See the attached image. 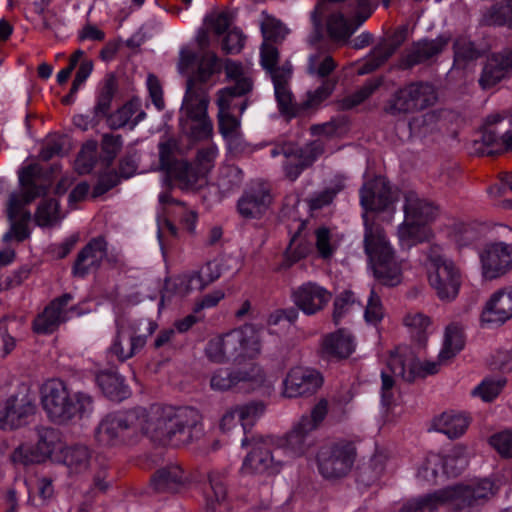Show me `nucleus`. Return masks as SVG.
Instances as JSON below:
<instances>
[{
	"label": "nucleus",
	"mask_w": 512,
	"mask_h": 512,
	"mask_svg": "<svg viewBox=\"0 0 512 512\" xmlns=\"http://www.w3.org/2000/svg\"><path fill=\"white\" fill-rule=\"evenodd\" d=\"M210 491L206 496V509L208 512H217V505H222L227 497L226 485L219 473L209 475Z\"/></svg>",
	"instance_id": "47"
},
{
	"label": "nucleus",
	"mask_w": 512,
	"mask_h": 512,
	"mask_svg": "<svg viewBox=\"0 0 512 512\" xmlns=\"http://www.w3.org/2000/svg\"><path fill=\"white\" fill-rule=\"evenodd\" d=\"M468 459V449L462 445H456L444 458L445 474L448 476L459 474L468 465Z\"/></svg>",
	"instance_id": "49"
},
{
	"label": "nucleus",
	"mask_w": 512,
	"mask_h": 512,
	"mask_svg": "<svg viewBox=\"0 0 512 512\" xmlns=\"http://www.w3.org/2000/svg\"><path fill=\"white\" fill-rule=\"evenodd\" d=\"M478 57L473 44L464 37H459L454 43V66L464 67L469 61Z\"/></svg>",
	"instance_id": "55"
},
{
	"label": "nucleus",
	"mask_w": 512,
	"mask_h": 512,
	"mask_svg": "<svg viewBox=\"0 0 512 512\" xmlns=\"http://www.w3.org/2000/svg\"><path fill=\"white\" fill-rule=\"evenodd\" d=\"M70 300V295H64L52 301L50 305L35 318L33 322L34 331L41 334L50 333L60 323L68 320L74 315H79L75 308H67Z\"/></svg>",
	"instance_id": "22"
},
{
	"label": "nucleus",
	"mask_w": 512,
	"mask_h": 512,
	"mask_svg": "<svg viewBox=\"0 0 512 512\" xmlns=\"http://www.w3.org/2000/svg\"><path fill=\"white\" fill-rule=\"evenodd\" d=\"M61 453L62 461L71 474H82L91 465V453L85 446L67 447Z\"/></svg>",
	"instance_id": "38"
},
{
	"label": "nucleus",
	"mask_w": 512,
	"mask_h": 512,
	"mask_svg": "<svg viewBox=\"0 0 512 512\" xmlns=\"http://www.w3.org/2000/svg\"><path fill=\"white\" fill-rule=\"evenodd\" d=\"M322 373L310 366L289 367L281 381L280 395L285 399L308 398L315 395L323 386Z\"/></svg>",
	"instance_id": "16"
},
{
	"label": "nucleus",
	"mask_w": 512,
	"mask_h": 512,
	"mask_svg": "<svg viewBox=\"0 0 512 512\" xmlns=\"http://www.w3.org/2000/svg\"><path fill=\"white\" fill-rule=\"evenodd\" d=\"M35 404L28 393L8 398L0 408V429L13 430L25 425L35 412Z\"/></svg>",
	"instance_id": "20"
},
{
	"label": "nucleus",
	"mask_w": 512,
	"mask_h": 512,
	"mask_svg": "<svg viewBox=\"0 0 512 512\" xmlns=\"http://www.w3.org/2000/svg\"><path fill=\"white\" fill-rule=\"evenodd\" d=\"M70 300V295H64L52 301L50 305L35 318L33 322L34 331L41 334L50 333L60 323L68 320L74 315H79L75 308H67Z\"/></svg>",
	"instance_id": "24"
},
{
	"label": "nucleus",
	"mask_w": 512,
	"mask_h": 512,
	"mask_svg": "<svg viewBox=\"0 0 512 512\" xmlns=\"http://www.w3.org/2000/svg\"><path fill=\"white\" fill-rule=\"evenodd\" d=\"M494 494V483L488 479H482L408 499L402 503L399 512H434L443 505L454 512H478Z\"/></svg>",
	"instance_id": "4"
},
{
	"label": "nucleus",
	"mask_w": 512,
	"mask_h": 512,
	"mask_svg": "<svg viewBox=\"0 0 512 512\" xmlns=\"http://www.w3.org/2000/svg\"><path fill=\"white\" fill-rule=\"evenodd\" d=\"M237 384L240 382L249 383L252 389L260 387L264 382L263 370L256 364H250L247 369L236 372Z\"/></svg>",
	"instance_id": "64"
},
{
	"label": "nucleus",
	"mask_w": 512,
	"mask_h": 512,
	"mask_svg": "<svg viewBox=\"0 0 512 512\" xmlns=\"http://www.w3.org/2000/svg\"><path fill=\"white\" fill-rule=\"evenodd\" d=\"M487 21L493 25L512 27V0L495 5L488 12Z\"/></svg>",
	"instance_id": "57"
},
{
	"label": "nucleus",
	"mask_w": 512,
	"mask_h": 512,
	"mask_svg": "<svg viewBox=\"0 0 512 512\" xmlns=\"http://www.w3.org/2000/svg\"><path fill=\"white\" fill-rule=\"evenodd\" d=\"M482 275L485 279L499 278L512 270V244L492 242L479 253Z\"/></svg>",
	"instance_id": "18"
},
{
	"label": "nucleus",
	"mask_w": 512,
	"mask_h": 512,
	"mask_svg": "<svg viewBox=\"0 0 512 512\" xmlns=\"http://www.w3.org/2000/svg\"><path fill=\"white\" fill-rule=\"evenodd\" d=\"M430 286L442 301L454 300L462 282L461 271L452 259L447 257L441 247L430 246L425 263Z\"/></svg>",
	"instance_id": "12"
},
{
	"label": "nucleus",
	"mask_w": 512,
	"mask_h": 512,
	"mask_svg": "<svg viewBox=\"0 0 512 512\" xmlns=\"http://www.w3.org/2000/svg\"><path fill=\"white\" fill-rule=\"evenodd\" d=\"M260 27L265 41H280L288 33L286 27L279 20L266 14H263Z\"/></svg>",
	"instance_id": "54"
},
{
	"label": "nucleus",
	"mask_w": 512,
	"mask_h": 512,
	"mask_svg": "<svg viewBox=\"0 0 512 512\" xmlns=\"http://www.w3.org/2000/svg\"><path fill=\"white\" fill-rule=\"evenodd\" d=\"M145 116V112L140 109V103L137 100H132L113 113L109 118V122L113 128H120L128 124L133 128Z\"/></svg>",
	"instance_id": "39"
},
{
	"label": "nucleus",
	"mask_w": 512,
	"mask_h": 512,
	"mask_svg": "<svg viewBox=\"0 0 512 512\" xmlns=\"http://www.w3.org/2000/svg\"><path fill=\"white\" fill-rule=\"evenodd\" d=\"M405 222L398 229V237L402 247L411 246L429 240L432 236L427 224L437 215V209L430 202L421 199L415 192L405 194Z\"/></svg>",
	"instance_id": "11"
},
{
	"label": "nucleus",
	"mask_w": 512,
	"mask_h": 512,
	"mask_svg": "<svg viewBox=\"0 0 512 512\" xmlns=\"http://www.w3.org/2000/svg\"><path fill=\"white\" fill-rule=\"evenodd\" d=\"M511 68L512 52L491 56L488 58L479 80L481 86L483 88L494 86L506 76Z\"/></svg>",
	"instance_id": "29"
},
{
	"label": "nucleus",
	"mask_w": 512,
	"mask_h": 512,
	"mask_svg": "<svg viewBox=\"0 0 512 512\" xmlns=\"http://www.w3.org/2000/svg\"><path fill=\"white\" fill-rule=\"evenodd\" d=\"M311 431L298 421L291 430L282 436H273L276 452L285 459V465L295 458L308 453L314 442L310 438Z\"/></svg>",
	"instance_id": "19"
},
{
	"label": "nucleus",
	"mask_w": 512,
	"mask_h": 512,
	"mask_svg": "<svg viewBox=\"0 0 512 512\" xmlns=\"http://www.w3.org/2000/svg\"><path fill=\"white\" fill-rule=\"evenodd\" d=\"M335 66L330 55L317 52L309 57L308 71L311 75L326 77L334 70Z\"/></svg>",
	"instance_id": "56"
},
{
	"label": "nucleus",
	"mask_w": 512,
	"mask_h": 512,
	"mask_svg": "<svg viewBox=\"0 0 512 512\" xmlns=\"http://www.w3.org/2000/svg\"><path fill=\"white\" fill-rule=\"evenodd\" d=\"M449 36H438L433 40H421L413 45L405 56V64L413 66L438 55L448 45Z\"/></svg>",
	"instance_id": "30"
},
{
	"label": "nucleus",
	"mask_w": 512,
	"mask_h": 512,
	"mask_svg": "<svg viewBox=\"0 0 512 512\" xmlns=\"http://www.w3.org/2000/svg\"><path fill=\"white\" fill-rule=\"evenodd\" d=\"M449 361H441L438 357L437 361L420 362L413 351L407 347H399L389 356L387 362L388 371L381 374V399L382 403L389 406L393 401L394 378H402L411 382L416 377H425L432 375L440 370V367Z\"/></svg>",
	"instance_id": "9"
},
{
	"label": "nucleus",
	"mask_w": 512,
	"mask_h": 512,
	"mask_svg": "<svg viewBox=\"0 0 512 512\" xmlns=\"http://www.w3.org/2000/svg\"><path fill=\"white\" fill-rule=\"evenodd\" d=\"M202 433L201 417L190 407L152 406L107 415L95 433L97 442L113 447L145 434L163 445L179 446L193 441Z\"/></svg>",
	"instance_id": "1"
},
{
	"label": "nucleus",
	"mask_w": 512,
	"mask_h": 512,
	"mask_svg": "<svg viewBox=\"0 0 512 512\" xmlns=\"http://www.w3.org/2000/svg\"><path fill=\"white\" fill-rule=\"evenodd\" d=\"M315 247L318 255L323 259H330L340 244L338 233L327 228L319 227L314 232Z\"/></svg>",
	"instance_id": "44"
},
{
	"label": "nucleus",
	"mask_w": 512,
	"mask_h": 512,
	"mask_svg": "<svg viewBox=\"0 0 512 512\" xmlns=\"http://www.w3.org/2000/svg\"><path fill=\"white\" fill-rule=\"evenodd\" d=\"M332 298L331 293L315 282H306L292 291L294 305L307 316L322 311Z\"/></svg>",
	"instance_id": "21"
},
{
	"label": "nucleus",
	"mask_w": 512,
	"mask_h": 512,
	"mask_svg": "<svg viewBox=\"0 0 512 512\" xmlns=\"http://www.w3.org/2000/svg\"><path fill=\"white\" fill-rule=\"evenodd\" d=\"M443 474H445L444 457L436 453L428 454L417 469V478L428 484L437 483L438 477Z\"/></svg>",
	"instance_id": "42"
},
{
	"label": "nucleus",
	"mask_w": 512,
	"mask_h": 512,
	"mask_svg": "<svg viewBox=\"0 0 512 512\" xmlns=\"http://www.w3.org/2000/svg\"><path fill=\"white\" fill-rule=\"evenodd\" d=\"M357 21L350 23L341 13H335L327 21V30L331 39L340 44L349 42L351 35L359 28Z\"/></svg>",
	"instance_id": "40"
},
{
	"label": "nucleus",
	"mask_w": 512,
	"mask_h": 512,
	"mask_svg": "<svg viewBox=\"0 0 512 512\" xmlns=\"http://www.w3.org/2000/svg\"><path fill=\"white\" fill-rule=\"evenodd\" d=\"M291 74L292 71L290 65H285L282 69L272 72L275 98L278 103L279 111L287 116H294L297 110L292 92L288 86Z\"/></svg>",
	"instance_id": "28"
},
{
	"label": "nucleus",
	"mask_w": 512,
	"mask_h": 512,
	"mask_svg": "<svg viewBox=\"0 0 512 512\" xmlns=\"http://www.w3.org/2000/svg\"><path fill=\"white\" fill-rule=\"evenodd\" d=\"M489 443L502 457L512 458V430L493 434Z\"/></svg>",
	"instance_id": "63"
},
{
	"label": "nucleus",
	"mask_w": 512,
	"mask_h": 512,
	"mask_svg": "<svg viewBox=\"0 0 512 512\" xmlns=\"http://www.w3.org/2000/svg\"><path fill=\"white\" fill-rule=\"evenodd\" d=\"M156 328L157 324L148 319L119 318L116 321V335L109 350L119 361L130 359L144 347L147 338Z\"/></svg>",
	"instance_id": "13"
},
{
	"label": "nucleus",
	"mask_w": 512,
	"mask_h": 512,
	"mask_svg": "<svg viewBox=\"0 0 512 512\" xmlns=\"http://www.w3.org/2000/svg\"><path fill=\"white\" fill-rule=\"evenodd\" d=\"M355 454V447L350 441L326 445L317 454L319 472L329 479L342 477L350 471Z\"/></svg>",
	"instance_id": "17"
},
{
	"label": "nucleus",
	"mask_w": 512,
	"mask_h": 512,
	"mask_svg": "<svg viewBox=\"0 0 512 512\" xmlns=\"http://www.w3.org/2000/svg\"><path fill=\"white\" fill-rule=\"evenodd\" d=\"M465 345L463 327L457 323L449 324L444 333L443 346L439 352L441 361H450Z\"/></svg>",
	"instance_id": "37"
},
{
	"label": "nucleus",
	"mask_w": 512,
	"mask_h": 512,
	"mask_svg": "<svg viewBox=\"0 0 512 512\" xmlns=\"http://www.w3.org/2000/svg\"><path fill=\"white\" fill-rule=\"evenodd\" d=\"M236 408L239 413L240 425L246 431L264 414L266 406L261 401H253L236 405Z\"/></svg>",
	"instance_id": "53"
},
{
	"label": "nucleus",
	"mask_w": 512,
	"mask_h": 512,
	"mask_svg": "<svg viewBox=\"0 0 512 512\" xmlns=\"http://www.w3.org/2000/svg\"><path fill=\"white\" fill-rule=\"evenodd\" d=\"M437 102V92L433 85L425 82L407 84L397 90L386 105L391 115L406 114L425 110Z\"/></svg>",
	"instance_id": "15"
},
{
	"label": "nucleus",
	"mask_w": 512,
	"mask_h": 512,
	"mask_svg": "<svg viewBox=\"0 0 512 512\" xmlns=\"http://www.w3.org/2000/svg\"><path fill=\"white\" fill-rule=\"evenodd\" d=\"M271 196L268 190L262 186L251 187L238 201V211L244 218H259L268 209Z\"/></svg>",
	"instance_id": "27"
},
{
	"label": "nucleus",
	"mask_w": 512,
	"mask_h": 512,
	"mask_svg": "<svg viewBox=\"0 0 512 512\" xmlns=\"http://www.w3.org/2000/svg\"><path fill=\"white\" fill-rule=\"evenodd\" d=\"M328 413V401L326 399H320L312 408L310 415L302 416L299 422L306 429L313 432L325 419Z\"/></svg>",
	"instance_id": "59"
},
{
	"label": "nucleus",
	"mask_w": 512,
	"mask_h": 512,
	"mask_svg": "<svg viewBox=\"0 0 512 512\" xmlns=\"http://www.w3.org/2000/svg\"><path fill=\"white\" fill-rule=\"evenodd\" d=\"M217 56L205 53L196 72L190 75L186 83V92L180 110V126L184 133L194 140H205L212 136L213 123L208 116L209 96L201 85L219 71Z\"/></svg>",
	"instance_id": "3"
},
{
	"label": "nucleus",
	"mask_w": 512,
	"mask_h": 512,
	"mask_svg": "<svg viewBox=\"0 0 512 512\" xmlns=\"http://www.w3.org/2000/svg\"><path fill=\"white\" fill-rule=\"evenodd\" d=\"M174 144L171 141L159 144V155L161 167L164 169L171 181L177 183L181 189H194L198 182L213 168L218 156V148L210 144L198 151L196 167H192L184 160L171 159Z\"/></svg>",
	"instance_id": "10"
},
{
	"label": "nucleus",
	"mask_w": 512,
	"mask_h": 512,
	"mask_svg": "<svg viewBox=\"0 0 512 512\" xmlns=\"http://www.w3.org/2000/svg\"><path fill=\"white\" fill-rule=\"evenodd\" d=\"M285 466V459L276 452L273 436L253 439L244 458L241 474L244 476L274 475Z\"/></svg>",
	"instance_id": "14"
},
{
	"label": "nucleus",
	"mask_w": 512,
	"mask_h": 512,
	"mask_svg": "<svg viewBox=\"0 0 512 512\" xmlns=\"http://www.w3.org/2000/svg\"><path fill=\"white\" fill-rule=\"evenodd\" d=\"M505 384L506 380L502 377L485 378L472 390V395L484 402H490L500 394Z\"/></svg>",
	"instance_id": "51"
},
{
	"label": "nucleus",
	"mask_w": 512,
	"mask_h": 512,
	"mask_svg": "<svg viewBox=\"0 0 512 512\" xmlns=\"http://www.w3.org/2000/svg\"><path fill=\"white\" fill-rule=\"evenodd\" d=\"M469 425L468 418L453 411H448L435 417L432 422L434 430L441 432L449 438H458L465 433Z\"/></svg>",
	"instance_id": "33"
},
{
	"label": "nucleus",
	"mask_w": 512,
	"mask_h": 512,
	"mask_svg": "<svg viewBox=\"0 0 512 512\" xmlns=\"http://www.w3.org/2000/svg\"><path fill=\"white\" fill-rule=\"evenodd\" d=\"M322 352L328 357L346 358L355 350L353 337L343 331L327 335L322 341Z\"/></svg>",
	"instance_id": "35"
},
{
	"label": "nucleus",
	"mask_w": 512,
	"mask_h": 512,
	"mask_svg": "<svg viewBox=\"0 0 512 512\" xmlns=\"http://www.w3.org/2000/svg\"><path fill=\"white\" fill-rule=\"evenodd\" d=\"M252 88V82L250 78L241 79L233 87H226L218 92L217 106L218 113L230 112L232 101L235 97L242 96L248 93Z\"/></svg>",
	"instance_id": "46"
},
{
	"label": "nucleus",
	"mask_w": 512,
	"mask_h": 512,
	"mask_svg": "<svg viewBox=\"0 0 512 512\" xmlns=\"http://www.w3.org/2000/svg\"><path fill=\"white\" fill-rule=\"evenodd\" d=\"M61 219L59 204L53 199L43 201L35 213V221L41 227L53 226Z\"/></svg>",
	"instance_id": "52"
},
{
	"label": "nucleus",
	"mask_w": 512,
	"mask_h": 512,
	"mask_svg": "<svg viewBox=\"0 0 512 512\" xmlns=\"http://www.w3.org/2000/svg\"><path fill=\"white\" fill-rule=\"evenodd\" d=\"M236 372L228 369H217L211 375L210 386L215 391H226L237 385Z\"/></svg>",
	"instance_id": "62"
},
{
	"label": "nucleus",
	"mask_w": 512,
	"mask_h": 512,
	"mask_svg": "<svg viewBox=\"0 0 512 512\" xmlns=\"http://www.w3.org/2000/svg\"><path fill=\"white\" fill-rule=\"evenodd\" d=\"M96 154L97 143L95 141H88L83 145L75 161L79 173L84 174L91 171L96 161Z\"/></svg>",
	"instance_id": "60"
},
{
	"label": "nucleus",
	"mask_w": 512,
	"mask_h": 512,
	"mask_svg": "<svg viewBox=\"0 0 512 512\" xmlns=\"http://www.w3.org/2000/svg\"><path fill=\"white\" fill-rule=\"evenodd\" d=\"M219 130L227 140L229 147L240 142V121L228 113H218Z\"/></svg>",
	"instance_id": "50"
},
{
	"label": "nucleus",
	"mask_w": 512,
	"mask_h": 512,
	"mask_svg": "<svg viewBox=\"0 0 512 512\" xmlns=\"http://www.w3.org/2000/svg\"><path fill=\"white\" fill-rule=\"evenodd\" d=\"M106 257V242L102 237L92 239L78 254L73 272L76 276L84 277L97 269Z\"/></svg>",
	"instance_id": "26"
},
{
	"label": "nucleus",
	"mask_w": 512,
	"mask_h": 512,
	"mask_svg": "<svg viewBox=\"0 0 512 512\" xmlns=\"http://www.w3.org/2000/svg\"><path fill=\"white\" fill-rule=\"evenodd\" d=\"M384 315L385 311L380 297L374 292V290H371L364 311L365 321L368 324L376 325L383 319Z\"/></svg>",
	"instance_id": "61"
},
{
	"label": "nucleus",
	"mask_w": 512,
	"mask_h": 512,
	"mask_svg": "<svg viewBox=\"0 0 512 512\" xmlns=\"http://www.w3.org/2000/svg\"><path fill=\"white\" fill-rule=\"evenodd\" d=\"M184 471L177 464H169L159 469L151 482L157 491H177L185 482Z\"/></svg>",
	"instance_id": "36"
},
{
	"label": "nucleus",
	"mask_w": 512,
	"mask_h": 512,
	"mask_svg": "<svg viewBox=\"0 0 512 512\" xmlns=\"http://www.w3.org/2000/svg\"><path fill=\"white\" fill-rule=\"evenodd\" d=\"M70 300V295H64L52 301L50 305L35 318L33 322L34 331L41 334L50 333L60 323L68 320L74 315H79L75 308H67Z\"/></svg>",
	"instance_id": "23"
},
{
	"label": "nucleus",
	"mask_w": 512,
	"mask_h": 512,
	"mask_svg": "<svg viewBox=\"0 0 512 512\" xmlns=\"http://www.w3.org/2000/svg\"><path fill=\"white\" fill-rule=\"evenodd\" d=\"M159 203L163 215H174L180 219L188 231H194L197 215L193 210L188 209L183 203L175 200L169 192H163L159 195Z\"/></svg>",
	"instance_id": "34"
},
{
	"label": "nucleus",
	"mask_w": 512,
	"mask_h": 512,
	"mask_svg": "<svg viewBox=\"0 0 512 512\" xmlns=\"http://www.w3.org/2000/svg\"><path fill=\"white\" fill-rule=\"evenodd\" d=\"M41 403L48 417L57 423H66L90 413L93 401L84 392H72L60 379H50L41 388Z\"/></svg>",
	"instance_id": "7"
},
{
	"label": "nucleus",
	"mask_w": 512,
	"mask_h": 512,
	"mask_svg": "<svg viewBox=\"0 0 512 512\" xmlns=\"http://www.w3.org/2000/svg\"><path fill=\"white\" fill-rule=\"evenodd\" d=\"M192 271L200 284V290H204L221 277L223 273L222 260L214 259L208 261L197 269H192Z\"/></svg>",
	"instance_id": "48"
},
{
	"label": "nucleus",
	"mask_w": 512,
	"mask_h": 512,
	"mask_svg": "<svg viewBox=\"0 0 512 512\" xmlns=\"http://www.w3.org/2000/svg\"><path fill=\"white\" fill-rule=\"evenodd\" d=\"M261 352L259 331L252 325H244L224 335L212 338L206 348L208 359L215 363L240 362L252 359Z\"/></svg>",
	"instance_id": "8"
},
{
	"label": "nucleus",
	"mask_w": 512,
	"mask_h": 512,
	"mask_svg": "<svg viewBox=\"0 0 512 512\" xmlns=\"http://www.w3.org/2000/svg\"><path fill=\"white\" fill-rule=\"evenodd\" d=\"M96 381L103 393L113 400H122L129 394L123 378L116 373H100L97 375Z\"/></svg>",
	"instance_id": "41"
},
{
	"label": "nucleus",
	"mask_w": 512,
	"mask_h": 512,
	"mask_svg": "<svg viewBox=\"0 0 512 512\" xmlns=\"http://www.w3.org/2000/svg\"><path fill=\"white\" fill-rule=\"evenodd\" d=\"M196 290L201 291L196 275L192 270H187L166 281L163 297L184 299Z\"/></svg>",
	"instance_id": "32"
},
{
	"label": "nucleus",
	"mask_w": 512,
	"mask_h": 512,
	"mask_svg": "<svg viewBox=\"0 0 512 512\" xmlns=\"http://www.w3.org/2000/svg\"><path fill=\"white\" fill-rule=\"evenodd\" d=\"M40 174L41 168L38 164H30L19 172L20 191L12 192L6 205L11 226L3 235L4 242L12 240L21 242L28 237L27 223L31 219V213L27 205L45 193V188L37 184Z\"/></svg>",
	"instance_id": "5"
},
{
	"label": "nucleus",
	"mask_w": 512,
	"mask_h": 512,
	"mask_svg": "<svg viewBox=\"0 0 512 512\" xmlns=\"http://www.w3.org/2000/svg\"><path fill=\"white\" fill-rule=\"evenodd\" d=\"M512 317V286L494 292L487 300L481 322L485 324H503Z\"/></svg>",
	"instance_id": "25"
},
{
	"label": "nucleus",
	"mask_w": 512,
	"mask_h": 512,
	"mask_svg": "<svg viewBox=\"0 0 512 512\" xmlns=\"http://www.w3.org/2000/svg\"><path fill=\"white\" fill-rule=\"evenodd\" d=\"M403 325L419 343H423L431 332V320L420 312H409L403 318Z\"/></svg>",
	"instance_id": "45"
},
{
	"label": "nucleus",
	"mask_w": 512,
	"mask_h": 512,
	"mask_svg": "<svg viewBox=\"0 0 512 512\" xmlns=\"http://www.w3.org/2000/svg\"><path fill=\"white\" fill-rule=\"evenodd\" d=\"M406 33L407 28L403 27L395 32L392 37V44L390 46L383 45L376 47L372 52V63H367L366 66L361 69L360 73H368L380 66L405 40Z\"/></svg>",
	"instance_id": "43"
},
{
	"label": "nucleus",
	"mask_w": 512,
	"mask_h": 512,
	"mask_svg": "<svg viewBox=\"0 0 512 512\" xmlns=\"http://www.w3.org/2000/svg\"><path fill=\"white\" fill-rule=\"evenodd\" d=\"M50 434L47 432L44 436H41L35 450H32L29 445H21L12 453V461L25 465L44 461L54 451L52 441L49 440Z\"/></svg>",
	"instance_id": "31"
},
{
	"label": "nucleus",
	"mask_w": 512,
	"mask_h": 512,
	"mask_svg": "<svg viewBox=\"0 0 512 512\" xmlns=\"http://www.w3.org/2000/svg\"><path fill=\"white\" fill-rule=\"evenodd\" d=\"M397 199V191L393 190L381 176L366 180L360 189V204L364 209V251L375 278L388 286H395L401 282L405 263L395 255L382 228L370 222L368 212L392 214Z\"/></svg>",
	"instance_id": "2"
},
{
	"label": "nucleus",
	"mask_w": 512,
	"mask_h": 512,
	"mask_svg": "<svg viewBox=\"0 0 512 512\" xmlns=\"http://www.w3.org/2000/svg\"><path fill=\"white\" fill-rule=\"evenodd\" d=\"M336 83V79H326L315 91L308 92L307 97L303 102V108L312 109L320 105L331 95L335 89Z\"/></svg>",
	"instance_id": "58"
},
{
	"label": "nucleus",
	"mask_w": 512,
	"mask_h": 512,
	"mask_svg": "<svg viewBox=\"0 0 512 512\" xmlns=\"http://www.w3.org/2000/svg\"><path fill=\"white\" fill-rule=\"evenodd\" d=\"M340 129L335 121L313 126L311 128L312 134L318 136V139L303 148H298L293 144L275 147L271 150V156L276 157L281 154L284 156L283 169L285 176L289 180L295 181L302 171L311 166L319 156L328 150L331 152L334 150L326 147V142L338 136Z\"/></svg>",
	"instance_id": "6"
}]
</instances>
